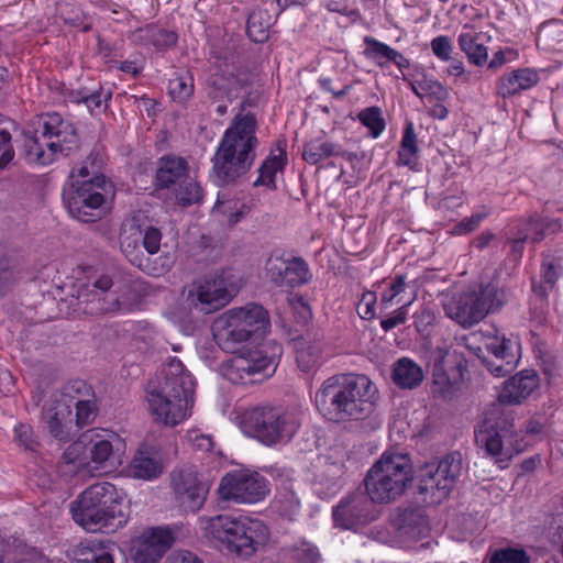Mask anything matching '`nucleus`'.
Here are the masks:
<instances>
[{
  "label": "nucleus",
  "mask_w": 563,
  "mask_h": 563,
  "mask_svg": "<svg viewBox=\"0 0 563 563\" xmlns=\"http://www.w3.org/2000/svg\"><path fill=\"white\" fill-rule=\"evenodd\" d=\"M377 388L365 375L344 373L324 379L314 394V406L321 417L345 424L368 418L375 410Z\"/></svg>",
  "instance_id": "nucleus-1"
},
{
  "label": "nucleus",
  "mask_w": 563,
  "mask_h": 563,
  "mask_svg": "<svg viewBox=\"0 0 563 563\" xmlns=\"http://www.w3.org/2000/svg\"><path fill=\"white\" fill-rule=\"evenodd\" d=\"M244 103L233 118L212 157V180L219 186L234 184L253 166L258 140L254 113L244 111Z\"/></svg>",
  "instance_id": "nucleus-2"
},
{
  "label": "nucleus",
  "mask_w": 563,
  "mask_h": 563,
  "mask_svg": "<svg viewBox=\"0 0 563 563\" xmlns=\"http://www.w3.org/2000/svg\"><path fill=\"white\" fill-rule=\"evenodd\" d=\"M195 380L180 360L173 357L161 374L148 383V408L156 421L174 427L189 415Z\"/></svg>",
  "instance_id": "nucleus-3"
},
{
  "label": "nucleus",
  "mask_w": 563,
  "mask_h": 563,
  "mask_svg": "<svg viewBox=\"0 0 563 563\" xmlns=\"http://www.w3.org/2000/svg\"><path fill=\"white\" fill-rule=\"evenodd\" d=\"M103 158L97 151L77 166L73 167L62 191V199L67 211H81L82 208H112L115 186L102 173Z\"/></svg>",
  "instance_id": "nucleus-4"
},
{
  "label": "nucleus",
  "mask_w": 563,
  "mask_h": 563,
  "mask_svg": "<svg viewBox=\"0 0 563 563\" xmlns=\"http://www.w3.org/2000/svg\"><path fill=\"white\" fill-rule=\"evenodd\" d=\"M33 131L23 134L24 158L30 164L49 165L58 155L68 156L79 146L75 125L57 112L38 117Z\"/></svg>",
  "instance_id": "nucleus-5"
},
{
  "label": "nucleus",
  "mask_w": 563,
  "mask_h": 563,
  "mask_svg": "<svg viewBox=\"0 0 563 563\" xmlns=\"http://www.w3.org/2000/svg\"><path fill=\"white\" fill-rule=\"evenodd\" d=\"M70 511L75 522L89 532H113L126 523L122 498L109 482L87 487L71 503Z\"/></svg>",
  "instance_id": "nucleus-6"
},
{
  "label": "nucleus",
  "mask_w": 563,
  "mask_h": 563,
  "mask_svg": "<svg viewBox=\"0 0 563 563\" xmlns=\"http://www.w3.org/2000/svg\"><path fill=\"white\" fill-rule=\"evenodd\" d=\"M206 536L217 541L228 552L249 559L268 542L267 527L247 516L218 515L205 527Z\"/></svg>",
  "instance_id": "nucleus-7"
},
{
  "label": "nucleus",
  "mask_w": 563,
  "mask_h": 563,
  "mask_svg": "<svg viewBox=\"0 0 563 563\" xmlns=\"http://www.w3.org/2000/svg\"><path fill=\"white\" fill-rule=\"evenodd\" d=\"M475 442L504 468L522 450V437L515 426L514 411L493 405L475 429Z\"/></svg>",
  "instance_id": "nucleus-8"
},
{
  "label": "nucleus",
  "mask_w": 563,
  "mask_h": 563,
  "mask_svg": "<svg viewBox=\"0 0 563 563\" xmlns=\"http://www.w3.org/2000/svg\"><path fill=\"white\" fill-rule=\"evenodd\" d=\"M412 478L413 470L409 455L386 451L368 470L364 485L372 501L386 504L400 497Z\"/></svg>",
  "instance_id": "nucleus-9"
},
{
  "label": "nucleus",
  "mask_w": 563,
  "mask_h": 563,
  "mask_svg": "<svg viewBox=\"0 0 563 563\" xmlns=\"http://www.w3.org/2000/svg\"><path fill=\"white\" fill-rule=\"evenodd\" d=\"M214 338L227 352H235L238 346L251 340L263 338L271 329L268 311L260 303L231 308L217 320Z\"/></svg>",
  "instance_id": "nucleus-10"
},
{
  "label": "nucleus",
  "mask_w": 563,
  "mask_h": 563,
  "mask_svg": "<svg viewBox=\"0 0 563 563\" xmlns=\"http://www.w3.org/2000/svg\"><path fill=\"white\" fill-rule=\"evenodd\" d=\"M119 444L120 439L114 432L91 429L65 450L62 462L76 470L109 473L121 464Z\"/></svg>",
  "instance_id": "nucleus-11"
},
{
  "label": "nucleus",
  "mask_w": 563,
  "mask_h": 563,
  "mask_svg": "<svg viewBox=\"0 0 563 563\" xmlns=\"http://www.w3.org/2000/svg\"><path fill=\"white\" fill-rule=\"evenodd\" d=\"M244 427L266 445L289 441L301 426L299 413L278 407H256L243 417Z\"/></svg>",
  "instance_id": "nucleus-12"
},
{
  "label": "nucleus",
  "mask_w": 563,
  "mask_h": 563,
  "mask_svg": "<svg viewBox=\"0 0 563 563\" xmlns=\"http://www.w3.org/2000/svg\"><path fill=\"white\" fill-rule=\"evenodd\" d=\"M461 473L462 456L459 452L427 462L417 473L418 493L424 496L423 501L440 504L450 495Z\"/></svg>",
  "instance_id": "nucleus-13"
},
{
  "label": "nucleus",
  "mask_w": 563,
  "mask_h": 563,
  "mask_svg": "<svg viewBox=\"0 0 563 563\" xmlns=\"http://www.w3.org/2000/svg\"><path fill=\"white\" fill-rule=\"evenodd\" d=\"M113 274L87 267L85 277L78 279L76 297L78 310L87 314H103L121 309L113 287Z\"/></svg>",
  "instance_id": "nucleus-14"
},
{
  "label": "nucleus",
  "mask_w": 563,
  "mask_h": 563,
  "mask_svg": "<svg viewBox=\"0 0 563 563\" xmlns=\"http://www.w3.org/2000/svg\"><path fill=\"white\" fill-rule=\"evenodd\" d=\"M241 288V278L232 268H221L194 284L188 298L203 313L218 311L229 305Z\"/></svg>",
  "instance_id": "nucleus-15"
},
{
  "label": "nucleus",
  "mask_w": 563,
  "mask_h": 563,
  "mask_svg": "<svg viewBox=\"0 0 563 563\" xmlns=\"http://www.w3.org/2000/svg\"><path fill=\"white\" fill-rule=\"evenodd\" d=\"M282 352L279 344L269 343L235 355L225 365L223 375L232 384H253L256 382L255 375L268 377L276 371Z\"/></svg>",
  "instance_id": "nucleus-16"
},
{
  "label": "nucleus",
  "mask_w": 563,
  "mask_h": 563,
  "mask_svg": "<svg viewBox=\"0 0 563 563\" xmlns=\"http://www.w3.org/2000/svg\"><path fill=\"white\" fill-rule=\"evenodd\" d=\"M170 486L177 507L186 514L198 512L210 490V483L192 466L174 470L170 473Z\"/></svg>",
  "instance_id": "nucleus-17"
},
{
  "label": "nucleus",
  "mask_w": 563,
  "mask_h": 563,
  "mask_svg": "<svg viewBox=\"0 0 563 563\" xmlns=\"http://www.w3.org/2000/svg\"><path fill=\"white\" fill-rule=\"evenodd\" d=\"M268 493L267 482L258 473L233 471L225 474L218 487V494L223 500L238 504H255Z\"/></svg>",
  "instance_id": "nucleus-18"
},
{
  "label": "nucleus",
  "mask_w": 563,
  "mask_h": 563,
  "mask_svg": "<svg viewBox=\"0 0 563 563\" xmlns=\"http://www.w3.org/2000/svg\"><path fill=\"white\" fill-rule=\"evenodd\" d=\"M375 501L367 493H354L343 498L332 510L333 521L342 529H357L373 522L377 517Z\"/></svg>",
  "instance_id": "nucleus-19"
},
{
  "label": "nucleus",
  "mask_w": 563,
  "mask_h": 563,
  "mask_svg": "<svg viewBox=\"0 0 563 563\" xmlns=\"http://www.w3.org/2000/svg\"><path fill=\"white\" fill-rule=\"evenodd\" d=\"M445 313L464 328H471L486 317L477 290L468 289L453 296L444 305Z\"/></svg>",
  "instance_id": "nucleus-20"
},
{
  "label": "nucleus",
  "mask_w": 563,
  "mask_h": 563,
  "mask_svg": "<svg viewBox=\"0 0 563 563\" xmlns=\"http://www.w3.org/2000/svg\"><path fill=\"white\" fill-rule=\"evenodd\" d=\"M519 342L512 339L495 338L487 344L492 360H484L486 368L496 377H504L516 367L519 360Z\"/></svg>",
  "instance_id": "nucleus-21"
},
{
  "label": "nucleus",
  "mask_w": 563,
  "mask_h": 563,
  "mask_svg": "<svg viewBox=\"0 0 563 563\" xmlns=\"http://www.w3.org/2000/svg\"><path fill=\"white\" fill-rule=\"evenodd\" d=\"M170 533L161 528L145 531L133 547L134 563H157L170 548Z\"/></svg>",
  "instance_id": "nucleus-22"
},
{
  "label": "nucleus",
  "mask_w": 563,
  "mask_h": 563,
  "mask_svg": "<svg viewBox=\"0 0 563 563\" xmlns=\"http://www.w3.org/2000/svg\"><path fill=\"white\" fill-rule=\"evenodd\" d=\"M42 416L54 438L60 441L69 440L73 426L71 404L60 399L58 395H52L43 406Z\"/></svg>",
  "instance_id": "nucleus-23"
},
{
  "label": "nucleus",
  "mask_w": 563,
  "mask_h": 563,
  "mask_svg": "<svg viewBox=\"0 0 563 563\" xmlns=\"http://www.w3.org/2000/svg\"><path fill=\"white\" fill-rule=\"evenodd\" d=\"M539 378L533 369L521 371L504 383L498 395L501 407L521 404L538 386Z\"/></svg>",
  "instance_id": "nucleus-24"
},
{
  "label": "nucleus",
  "mask_w": 563,
  "mask_h": 563,
  "mask_svg": "<svg viewBox=\"0 0 563 563\" xmlns=\"http://www.w3.org/2000/svg\"><path fill=\"white\" fill-rule=\"evenodd\" d=\"M189 174V164L186 158L166 154L156 163L155 186L159 189L170 188L183 184Z\"/></svg>",
  "instance_id": "nucleus-25"
},
{
  "label": "nucleus",
  "mask_w": 563,
  "mask_h": 563,
  "mask_svg": "<svg viewBox=\"0 0 563 563\" xmlns=\"http://www.w3.org/2000/svg\"><path fill=\"white\" fill-rule=\"evenodd\" d=\"M540 81L537 70L517 68L503 74L496 81V95L503 99L512 98L530 90Z\"/></svg>",
  "instance_id": "nucleus-26"
},
{
  "label": "nucleus",
  "mask_w": 563,
  "mask_h": 563,
  "mask_svg": "<svg viewBox=\"0 0 563 563\" xmlns=\"http://www.w3.org/2000/svg\"><path fill=\"white\" fill-rule=\"evenodd\" d=\"M129 40L135 45L144 47L152 45L156 51L165 52L176 46L178 35L172 30L147 24L131 32Z\"/></svg>",
  "instance_id": "nucleus-27"
},
{
  "label": "nucleus",
  "mask_w": 563,
  "mask_h": 563,
  "mask_svg": "<svg viewBox=\"0 0 563 563\" xmlns=\"http://www.w3.org/2000/svg\"><path fill=\"white\" fill-rule=\"evenodd\" d=\"M77 563H128L121 548L112 541H91L79 549Z\"/></svg>",
  "instance_id": "nucleus-28"
},
{
  "label": "nucleus",
  "mask_w": 563,
  "mask_h": 563,
  "mask_svg": "<svg viewBox=\"0 0 563 563\" xmlns=\"http://www.w3.org/2000/svg\"><path fill=\"white\" fill-rule=\"evenodd\" d=\"M390 379L401 390H413L423 383L424 372L413 360L402 356L391 364Z\"/></svg>",
  "instance_id": "nucleus-29"
},
{
  "label": "nucleus",
  "mask_w": 563,
  "mask_h": 563,
  "mask_svg": "<svg viewBox=\"0 0 563 563\" xmlns=\"http://www.w3.org/2000/svg\"><path fill=\"white\" fill-rule=\"evenodd\" d=\"M329 157H343L352 162L356 154L345 151L340 144L314 139L303 145L302 158L310 165H316Z\"/></svg>",
  "instance_id": "nucleus-30"
},
{
  "label": "nucleus",
  "mask_w": 563,
  "mask_h": 563,
  "mask_svg": "<svg viewBox=\"0 0 563 563\" xmlns=\"http://www.w3.org/2000/svg\"><path fill=\"white\" fill-rule=\"evenodd\" d=\"M561 229L559 220L549 219L543 213H533L521 224L518 230L522 234V240L538 243L549 234L555 233Z\"/></svg>",
  "instance_id": "nucleus-31"
},
{
  "label": "nucleus",
  "mask_w": 563,
  "mask_h": 563,
  "mask_svg": "<svg viewBox=\"0 0 563 563\" xmlns=\"http://www.w3.org/2000/svg\"><path fill=\"white\" fill-rule=\"evenodd\" d=\"M278 154L271 153V155L262 163L258 168V176L254 180V186H265L267 188H275V176L277 172L284 169L286 165V142L279 140L276 142Z\"/></svg>",
  "instance_id": "nucleus-32"
},
{
  "label": "nucleus",
  "mask_w": 563,
  "mask_h": 563,
  "mask_svg": "<svg viewBox=\"0 0 563 563\" xmlns=\"http://www.w3.org/2000/svg\"><path fill=\"white\" fill-rule=\"evenodd\" d=\"M210 98L219 102L214 111L222 117L227 113L229 103L236 97L235 79L214 74L210 78Z\"/></svg>",
  "instance_id": "nucleus-33"
},
{
  "label": "nucleus",
  "mask_w": 563,
  "mask_h": 563,
  "mask_svg": "<svg viewBox=\"0 0 563 563\" xmlns=\"http://www.w3.org/2000/svg\"><path fill=\"white\" fill-rule=\"evenodd\" d=\"M364 43L366 44L364 55L369 59L376 60L380 67L384 66V62L379 60L380 58L394 63L400 70L410 66L409 59L389 45L371 36H365Z\"/></svg>",
  "instance_id": "nucleus-34"
},
{
  "label": "nucleus",
  "mask_w": 563,
  "mask_h": 563,
  "mask_svg": "<svg viewBox=\"0 0 563 563\" xmlns=\"http://www.w3.org/2000/svg\"><path fill=\"white\" fill-rule=\"evenodd\" d=\"M477 292L481 297L482 306H484V310H486V316L489 312L500 309L512 297L510 288L505 285L500 286L497 282L481 285Z\"/></svg>",
  "instance_id": "nucleus-35"
},
{
  "label": "nucleus",
  "mask_w": 563,
  "mask_h": 563,
  "mask_svg": "<svg viewBox=\"0 0 563 563\" xmlns=\"http://www.w3.org/2000/svg\"><path fill=\"white\" fill-rule=\"evenodd\" d=\"M296 361L298 367L308 373L319 366L321 344L319 341L299 338L295 340Z\"/></svg>",
  "instance_id": "nucleus-36"
},
{
  "label": "nucleus",
  "mask_w": 563,
  "mask_h": 563,
  "mask_svg": "<svg viewBox=\"0 0 563 563\" xmlns=\"http://www.w3.org/2000/svg\"><path fill=\"white\" fill-rule=\"evenodd\" d=\"M483 33H464L459 35L460 49L465 53L468 62L475 66H483L487 63V47L481 43Z\"/></svg>",
  "instance_id": "nucleus-37"
},
{
  "label": "nucleus",
  "mask_w": 563,
  "mask_h": 563,
  "mask_svg": "<svg viewBox=\"0 0 563 563\" xmlns=\"http://www.w3.org/2000/svg\"><path fill=\"white\" fill-rule=\"evenodd\" d=\"M418 144L413 123L407 121L404 128L397 164L415 169L418 163Z\"/></svg>",
  "instance_id": "nucleus-38"
},
{
  "label": "nucleus",
  "mask_w": 563,
  "mask_h": 563,
  "mask_svg": "<svg viewBox=\"0 0 563 563\" xmlns=\"http://www.w3.org/2000/svg\"><path fill=\"white\" fill-rule=\"evenodd\" d=\"M269 16L266 11L254 10L249 14L246 34L254 43H264L268 40Z\"/></svg>",
  "instance_id": "nucleus-39"
},
{
  "label": "nucleus",
  "mask_w": 563,
  "mask_h": 563,
  "mask_svg": "<svg viewBox=\"0 0 563 563\" xmlns=\"http://www.w3.org/2000/svg\"><path fill=\"white\" fill-rule=\"evenodd\" d=\"M163 471L162 464L150 455L139 452L130 466L133 477L142 479H152L157 477Z\"/></svg>",
  "instance_id": "nucleus-40"
},
{
  "label": "nucleus",
  "mask_w": 563,
  "mask_h": 563,
  "mask_svg": "<svg viewBox=\"0 0 563 563\" xmlns=\"http://www.w3.org/2000/svg\"><path fill=\"white\" fill-rule=\"evenodd\" d=\"M286 266L284 287L294 288L308 284L311 280L312 274L308 264L301 257H294L287 261Z\"/></svg>",
  "instance_id": "nucleus-41"
},
{
  "label": "nucleus",
  "mask_w": 563,
  "mask_h": 563,
  "mask_svg": "<svg viewBox=\"0 0 563 563\" xmlns=\"http://www.w3.org/2000/svg\"><path fill=\"white\" fill-rule=\"evenodd\" d=\"M530 334L534 339L533 344L538 345L542 343V335L547 330V307L544 298L539 297L530 307Z\"/></svg>",
  "instance_id": "nucleus-42"
},
{
  "label": "nucleus",
  "mask_w": 563,
  "mask_h": 563,
  "mask_svg": "<svg viewBox=\"0 0 563 563\" xmlns=\"http://www.w3.org/2000/svg\"><path fill=\"white\" fill-rule=\"evenodd\" d=\"M203 198L201 186L189 177L175 189V199L180 207L199 206Z\"/></svg>",
  "instance_id": "nucleus-43"
},
{
  "label": "nucleus",
  "mask_w": 563,
  "mask_h": 563,
  "mask_svg": "<svg viewBox=\"0 0 563 563\" xmlns=\"http://www.w3.org/2000/svg\"><path fill=\"white\" fill-rule=\"evenodd\" d=\"M357 119L369 130V134L374 139H377L385 130L386 124L379 107L372 106L361 110Z\"/></svg>",
  "instance_id": "nucleus-44"
},
{
  "label": "nucleus",
  "mask_w": 563,
  "mask_h": 563,
  "mask_svg": "<svg viewBox=\"0 0 563 563\" xmlns=\"http://www.w3.org/2000/svg\"><path fill=\"white\" fill-rule=\"evenodd\" d=\"M420 90L423 96H427L429 101H445L449 99V90L435 78L427 75L422 69L420 70L419 79Z\"/></svg>",
  "instance_id": "nucleus-45"
},
{
  "label": "nucleus",
  "mask_w": 563,
  "mask_h": 563,
  "mask_svg": "<svg viewBox=\"0 0 563 563\" xmlns=\"http://www.w3.org/2000/svg\"><path fill=\"white\" fill-rule=\"evenodd\" d=\"M20 279L19 271L10 261L0 255V299L8 296Z\"/></svg>",
  "instance_id": "nucleus-46"
},
{
  "label": "nucleus",
  "mask_w": 563,
  "mask_h": 563,
  "mask_svg": "<svg viewBox=\"0 0 563 563\" xmlns=\"http://www.w3.org/2000/svg\"><path fill=\"white\" fill-rule=\"evenodd\" d=\"M111 90L100 87L90 93H82L81 91H78L76 101L84 103L92 113L93 111L100 112L106 110L108 101L111 99Z\"/></svg>",
  "instance_id": "nucleus-47"
},
{
  "label": "nucleus",
  "mask_w": 563,
  "mask_h": 563,
  "mask_svg": "<svg viewBox=\"0 0 563 563\" xmlns=\"http://www.w3.org/2000/svg\"><path fill=\"white\" fill-rule=\"evenodd\" d=\"M14 443L25 451L35 452L40 446L38 439L31 424L20 422L13 428Z\"/></svg>",
  "instance_id": "nucleus-48"
},
{
  "label": "nucleus",
  "mask_w": 563,
  "mask_h": 563,
  "mask_svg": "<svg viewBox=\"0 0 563 563\" xmlns=\"http://www.w3.org/2000/svg\"><path fill=\"white\" fill-rule=\"evenodd\" d=\"M558 277L559 274L552 261L543 262L541 268V284L537 285L534 282L532 283L533 292L538 297L545 298L548 291L555 285Z\"/></svg>",
  "instance_id": "nucleus-49"
},
{
  "label": "nucleus",
  "mask_w": 563,
  "mask_h": 563,
  "mask_svg": "<svg viewBox=\"0 0 563 563\" xmlns=\"http://www.w3.org/2000/svg\"><path fill=\"white\" fill-rule=\"evenodd\" d=\"M74 406L76 408V423L78 426H86L95 420L97 416L95 393H92V396L78 398Z\"/></svg>",
  "instance_id": "nucleus-50"
},
{
  "label": "nucleus",
  "mask_w": 563,
  "mask_h": 563,
  "mask_svg": "<svg viewBox=\"0 0 563 563\" xmlns=\"http://www.w3.org/2000/svg\"><path fill=\"white\" fill-rule=\"evenodd\" d=\"M168 90L173 100L184 102L194 93V80L190 76H177L169 80Z\"/></svg>",
  "instance_id": "nucleus-51"
},
{
  "label": "nucleus",
  "mask_w": 563,
  "mask_h": 563,
  "mask_svg": "<svg viewBox=\"0 0 563 563\" xmlns=\"http://www.w3.org/2000/svg\"><path fill=\"white\" fill-rule=\"evenodd\" d=\"M158 260L161 262L159 265H152L148 258H143L136 255L134 257H131L130 262L133 265L137 266L143 272L147 273L148 275L161 276L169 271V268L173 265V260L169 254L159 256Z\"/></svg>",
  "instance_id": "nucleus-52"
},
{
  "label": "nucleus",
  "mask_w": 563,
  "mask_h": 563,
  "mask_svg": "<svg viewBox=\"0 0 563 563\" xmlns=\"http://www.w3.org/2000/svg\"><path fill=\"white\" fill-rule=\"evenodd\" d=\"M92 389L91 387L81 379H74L68 382L64 387L63 391L58 397L60 399H64L67 401L69 399V402H73L75 405V401L78 398H85L87 396H92Z\"/></svg>",
  "instance_id": "nucleus-53"
},
{
  "label": "nucleus",
  "mask_w": 563,
  "mask_h": 563,
  "mask_svg": "<svg viewBox=\"0 0 563 563\" xmlns=\"http://www.w3.org/2000/svg\"><path fill=\"white\" fill-rule=\"evenodd\" d=\"M489 563H530V559L523 550L508 548L495 552Z\"/></svg>",
  "instance_id": "nucleus-54"
},
{
  "label": "nucleus",
  "mask_w": 563,
  "mask_h": 563,
  "mask_svg": "<svg viewBox=\"0 0 563 563\" xmlns=\"http://www.w3.org/2000/svg\"><path fill=\"white\" fill-rule=\"evenodd\" d=\"M430 47L432 53L442 62L451 60L453 44L449 36L439 35L431 40Z\"/></svg>",
  "instance_id": "nucleus-55"
},
{
  "label": "nucleus",
  "mask_w": 563,
  "mask_h": 563,
  "mask_svg": "<svg viewBox=\"0 0 563 563\" xmlns=\"http://www.w3.org/2000/svg\"><path fill=\"white\" fill-rule=\"evenodd\" d=\"M286 263L287 261L278 257L274 260L271 258L266 263L267 277L279 287H284L285 285L284 275L285 271L287 269Z\"/></svg>",
  "instance_id": "nucleus-56"
},
{
  "label": "nucleus",
  "mask_w": 563,
  "mask_h": 563,
  "mask_svg": "<svg viewBox=\"0 0 563 563\" xmlns=\"http://www.w3.org/2000/svg\"><path fill=\"white\" fill-rule=\"evenodd\" d=\"M406 289V276L405 275H396L390 284L387 290H385L382 294V305L385 308H388V306L394 301V299L404 292Z\"/></svg>",
  "instance_id": "nucleus-57"
},
{
  "label": "nucleus",
  "mask_w": 563,
  "mask_h": 563,
  "mask_svg": "<svg viewBox=\"0 0 563 563\" xmlns=\"http://www.w3.org/2000/svg\"><path fill=\"white\" fill-rule=\"evenodd\" d=\"M401 521L404 525L400 527V529L404 531V534H408L410 537H420L426 531L423 519L419 516H416L413 512L404 515Z\"/></svg>",
  "instance_id": "nucleus-58"
},
{
  "label": "nucleus",
  "mask_w": 563,
  "mask_h": 563,
  "mask_svg": "<svg viewBox=\"0 0 563 563\" xmlns=\"http://www.w3.org/2000/svg\"><path fill=\"white\" fill-rule=\"evenodd\" d=\"M376 295L373 291H365L357 305V313L364 320H372L375 317Z\"/></svg>",
  "instance_id": "nucleus-59"
},
{
  "label": "nucleus",
  "mask_w": 563,
  "mask_h": 563,
  "mask_svg": "<svg viewBox=\"0 0 563 563\" xmlns=\"http://www.w3.org/2000/svg\"><path fill=\"white\" fill-rule=\"evenodd\" d=\"M162 233L157 228L147 227L143 234V246L148 254H156L161 247Z\"/></svg>",
  "instance_id": "nucleus-60"
},
{
  "label": "nucleus",
  "mask_w": 563,
  "mask_h": 563,
  "mask_svg": "<svg viewBox=\"0 0 563 563\" xmlns=\"http://www.w3.org/2000/svg\"><path fill=\"white\" fill-rule=\"evenodd\" d=\"M411 303L409 301L408 303L402 305L398 309H396L391 316H388L380 321V327L385 332L390 331L391 329L396 328L399 324H402L406 322L407 319V307Z\"/></svg>",
  "instance_id": "nucleus-61"
},
{
  "label": "nucleus",
  "mask_w": 563,
  "mask_h": 563,
  "mask_svg": "<svg viewBox=\"0 0 563 563\" xmlns=\"http://www.w3.org/2000/svg\"><path fill=\"white\" fill-rule=\"evenodd\" d=\"M113 64L119 70L125 74H130L133 77H136L143 71L145 62L143 56L139 54L133 59H128L123 62L114 60Z\"/></svg>",
  "instance_id": "nucleus-62"
},
{
  "label": "nucleus",
  "mask_w": 563,
  "mask_h": 563,
  "mask_svg": "<svg viewBox=\"0 0 563 563\" xmlns=\"http://www.w3.org/2000/svg\"><path fill=\"white\" fill-rule=\"evenodd\" d=\"M11 134L0 130V169H3L14 157V151L10 144Z\"/></svg>",
  "instance_id": "nucleus-63"
},
{
  "label": "nucleus",
  "mask_w": 563,
  "mask_h": 563,
  "mask_svg": "<svg viewBox=\"0 0 563 563\" xmlns=\"http://www.w3.org/2000/svg\"><path fill=\"white\" fill-rule=\"evenodd\" d=\"M484 216L485 213H475L472 214L471 217L465 218L464 220L454 225L452 231L453 234L462 235L472 232L478 227Z\"/></svg>",
  "instance_id": "nucleus-64"
}]
</instances>
